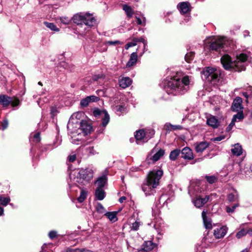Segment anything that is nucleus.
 I'll use <instances>...</instances> for the list:
<instances>
[{
  "label": "nucleus",
  "instance_id": "obj_18",
  "mask_svg": "<svg viewBox=\"0 0 252 252\" xmlns=\"http://www.w3.org/2000/svg\"><path fill=\"white\" fill-rule=\"evenodd\" d=\"M164 150L160 149L152 157L149 158V156H148L147 158V160L148 161L149 159H150L153 161V163H155V162L158 160L160 158L164 155Z\"/></svg>",
  "mask_w": 252,
  "mask_h": 252
},
{
  "label": "nucleus",
  "instance_id": "obj_36",
  "mask_svg": "<svg viewBox=\"0 0 252 252\" xmlns=\"http://www.w3.org/2000/svg\"><path fill=\"white\" fill-rule=\"evenodd\" d=\"M10 201V199L9 197H5L0 195V204L5 206L8 204Z\"/></svg>",
  "mask_w": 252,
  "mask_h": 252
},
{
  "label": "nucleus",
  "instance_id": "obj_30",
  "mask_svg": "<svg viewBox=\"0 0 252 252\" xmlns=\"http://www.w3.org/2000/svg\"><path fill=\"white\" fill-rule=\"evenodd\" d=\"M146 141H148L149 139L151 138L155 135V131L153 129L149 128L146 129L145 130Z\"/></svg>",
  "mask_w": 252,
  "mask_h": 252
},
{
  "label": "nucleus",
  "instance_id": "obj_50",
  "mask_svg": "<svg viewBox=\"0 0 252 252\" xmlns=\"http://www.w3.org/2000/svg\"><path fill=\"white\" fill-rule=\"evenodd\" d=\"M80 249H72V248H67L64 252H80Z\"/></svg>",
  "mask_w": 252,
  "mask_h": 252
},
{
  "label": "nucleus",
  "instance_id": "obj_3",
  "mask_svg": "<svg viewBox=\"0 0 252 252\" xmlns=\"http://www.w3.org/2000/svg\"><path fill=\"white\" fill-rule=\"evenodd\" d=\"M93 175L91 170L81 169L75 171L73 174H70V181L77 186L85 185L93 178Z\"/></svg>",
  "mask_w": 252,
  "mask_h": 252
},
{
  "label": "nucleus",
  "instance_id": "obj_21",
  "mask_svg": "<svg viewBox=\"0 0 252 252\" xmlns=\"http://www.w3.org/2000/svg\"><path fill=\"white\" fill-rule=\"evenodd\" d=\"M156 244L152 241H146L143 245V250L145 252H149L153 250Z\"/></svg>",
  "mask_w": 252,
  "mask_h": 252
},
{
  "label": "nucleus",
  "instance_id": "obj_39",
  "mask_svg": "<svg viewBox=\"0 0 252 252\" xmlns=\"http://www.w3.org/2000/svg\"><path fill=\"white\" fill-rule=\"evenodd\" d=\"M193 58L194 53L192 52H189L187 53L185 57L186 61L188 63H189L191 61H192Z\"/></svg>",
  "mask_w": 252,
  "mask_h": 252
},
{
  "label": "nucleus",
  "instance_id": "obj_2",
  "mask_svg": "<svg viewBox=\"0 0 252 252\" xmlns=\"http://www.w3.org/2000/svg\"><path fill=\"white\" fill-rule=\"evenodd\" d=\"M248 56L246 54L242 53L237 56L236 60L231 61L230 57L228 55H224L221 58V63L223 67L226 70L233 69L237 71L245 70L244 63L247 60Z\"/></svg>",
  "mask_w": 252,
  "mask_h": 252
},
{
  "label": "nucleus",
  "instance_id": "obj_28",
  "mask_svg": "<svg viewBox=\"0 0 252 252\" xmlns=\"http://www.w3.org/2000/svg\"><path fill=\"white\" fill-rule=\"evenodd\" d=\"M123 9L125 11L127 16H132L134 14V10L132 7L127 4L123 5Z\"/></svg>",
  "mask_w": 252,
  "mask_h": 252
},
{
  "label": "nucleus",
  "instance_id": "obj_52",
  "mask_svg": "<svg viewBox=\"0 0 252 252\" xmlns=\"http://www.w3.org/2000/svg\"><path fill=\"white\" fill-rule=\"evenodd\" d=\"M87 97L90 98V99H89L90 102L96 101L98 100V98L94 95H91Z\"/></svg>",
  "mask_w": 252,
  "mask_h": 252
},
{
  "label": "nucleus",
  "instance_id": "obj_31",
  "mask_svg": "<svg viewBox=\"0 0 252 252\" xmlns=\"http://www.w3.org/2000/svg\"><path fill=\"white\" fill-rule=\"evenodd\" d=\"M244 118V114L242 112H238L237 114L233 116L231 121V124H235L237 120L241 121Z\"/></svg>",
  "mask_w": 252,
  "mask_h": 252
},
{
  "label": "nucleus",
  "instance_id": "obj_9",
  "mask_svg": "<svg viewBox=\"0 0 252 252\" xmlns=\"http://www.w3.org/2000/svg\"><path fill=\"white\" fill-rule=\"evenodd\" d=\"M177 9L182 14H187L191 10V5L188 2H180L177 6Z\"/></svg>",
  "mask_w": 252,
  "mask_h": 252
},
{
  "label": "nucleus",
  "instance_id": "obj_58",
  "mask_svg": "<svg viewBox=\"0 0 252 252\" xmlns=\"http://www.w3.org/2000/svg\"><path fill=\"white\" fill-rule=\"evenodd\" d=\"M117 111L118 112H123L124 111L125 108L122 105H119L116 107Z\"/></svg>",
  "mask_w": 252,
  "mask_h": 252
},
{
  "label": "nucleus",
  "instance_id": "obj_35",
  "mask_svg": "<svg viewBox=\"0 0 252 252\" xmlns=\"http://www.w3.org/2000/svg\"><path fill=\"white\" fill-rule=\"evenodd\" d=\"M44 24L49 29L53 31L58 32L59 31V29L56 27V26L53 24L51 23H49L48 22H44Z\"/></svg>",
  "mask_w": 252,
  "mask_h": 252
},
{
  "label": "nucleus",
  "instance_id": "obj_42",
  "mask_svg": "<svg viewBox=\"0 0 252 252\" xmlns=\"http://www.w3.org/2000/svg\"><path fill=\"white\" fill-rule=\"evenodd\" d=\"M205 178L210 184H213L216 181L217 178L214 176H206Z\"/></svg>",
  "mask_w": 252,
  "mask_h": 252
},
{
  "label": "nucleus",
  "instance_id": "obj_46",
  "mask_svg": "<svg viewBox=\"0 0 252 252\" xmlns=\"http://www.w3.org/2000/svg\"><path fill=\"white\" fill-rule=\"evenodd\" d=\"M239 206V204H235L232 206V207H227L226 211L228 213H232L234 211L235 208Z\"/></svg>",
  "mask_w": 252,
  "mask_h": 252
},
{
  "label": "nucleus",
  "instance_id": "obj_43",
  "mask_svg": "<svg viewBox=\"0 0 252 252\" xmlns=\"http://www.w3.org/2000/svg\"><path fill=\"white\" fill-rule=\"evenodd\" d=\"M97 211L99 213L103 214L105 212V209L103 206L100 203H98L96 207Z\"/></svg>",
  "mask_w": 252,
  "mask_h": 252
},
{
  "label": "nucleus",
  "instance_id": "obj_41",
  "mask_svg": "<svg viewBox=\"0 0 252 252\" xmlns=\"http://www.w3.org/2000/svg\"><path fill=\"white\" fill-rule=\"evenodd\" d=\"M86 152L88 154L92 155H94L96 153V151L94 150V147L89 146L86 148Z\"/></svg>",
  "mask_w": 252,
  "mask_h": 252
},
{
  "label": "nucleus",
  "instance_id": "obj_1",
  "mask_svg": "<svg viewBox=\"0 0 252 252\" xmlns=\"http://www.w3.org/2000/svg\"><path fill=\"white\" fill-rule=\"evenodd\" d=\"M189 83V76H185L182 79L175 78L168 81L165 89L168 94L177 95L184 94L187 91Z\"/></svg>",
  "mask_w": 252,
  "mask_h": 252
},
{
  "label": "nucleus",
  "instance_id": "obj_60",
  "mask_svg": "<svg viewBox=\"0 0 252 252\" xmlns=\"http://www.w3.org/2000/svg\"><path fill=\"white\" fill-rule=\"evenodd\" d=\"M10 103H11V104L13 106H16L18 105L19 104V100L16 99L13 101H11Z\"/></svg>",
  "mask_w": 252,
  "mask_h": 252
},
{
  "label": "nucleus",
  "instance_id": "obj_49",
  "mask_svg": "<svg viewBox=\"0 0 252 252\" xmlns=\"http://www.w3.org/2000/svg\"><path fill=\"white\" fill-rule=\"evenodd\" d=\"M103 112L104 111H100L99 109H95L93 111V115L95 117H97L99 115H103Z\"/></svg>",
  "mask_w": 252,
  "mask_h": 252
},
{
  "label": "nucleus",
  "instance_id": "obj_59",
  "mask_svg": "<svg viewBox=\"0 0 252 252\" xmlns=\"http://www.w3.org/2000/svg\"><path fill=\"white\" fill-rule=\"evenodd\" d=\"M120 43H121V42L119 40H116L114 41H109L108 42V44L110 45H116V44H120Z\"/></svg>",
  "mask_w": 252,
  "mask_h": 252
},
{
  "label": "nucleus",
  "instance_id": "obj_12",
  "mask_svg": "<svg viewBox=\"0 0 252 252\" xmlns=\"http://www.w3.org/2000/svg\"><path fill=\"white\" fill-rule=\"evenodd\" d=\"M209 146V143L206 141L196 142L194 144L195 150L197 153H202Z\"/></svg>",
  "mask_w": 252,
  "mask_h": 252
},
{
  "label": "nucleus",
  "instance_id": "obj_53",
  "mask_svg": "<svg viewBox=\"0 0 252 252\" xmlns=\"http://www.w3.org/2000/svg\"><path fill=\"white\" fill-rule=\"evenodd\" d=\"M8 121L7 120H4L1 123V126H2V129H5V128H6L7 127V126H8Z\"/></svg>",
  "mask_w": 252,
  "mask_h": 252
},
{
  "label": "nucleus",
  "instance_id": "obj_54",
  "mask_svg": "<svg viewBox=\"0 0 252 252\" xmlns=\"http://www.w3.org/2000/svg\"><path fill=\"white\" fill-rule=\"evenodd\" d=\"M33 138L36 142H39L40 140L39 133H35L33 136Z\"/></svg>",
  "mask_w": 252,
  "mask_h": 252
},
{
  "label": "nucleus",
  "instance_id": "obj_57",
  "mask_svg": "<svg viewBox=\"0 0 252 252\" xmlns=\"http://www.w3.org/2000/svg\"><path fill=\"white\" fill-rule=\"evenodd\" d=\"M74 16H93V14H91L89 12H86V13H77L76 14H75Z\"/></svg>",
  "mask_w": 252,
  "mask_h": 252
},
{
  "label": "nucleus",
  "instance_id": "obj_14",
  "mask_svg": "<svg viewBox=\"0 0 252 252\" xmlns=\"http://www.w3.org/2000/svg\"><path fill=\"white\" fill-rule=\"evenodd\" d=\"M242 99L239 96L236 97L232 103L231 109L233 111H238L243 108Z\"/></svg>",
  "mask_w": 252,
  "mask_h": 252
},
{
  "label": "nucleus",
  "instance_id": "obj_24",
  "mask_svg": "<svg viewBox=\"0 0 252 252\" xmlns=\"http://www.w3.org/2000/svg\"><path fill=\"white\" fill-rule=\"evenodd\" d=\"M231 152L234 155L240 156L242 154L241 146L238 143L234 144L233 147L231 149Z\"/></svg>",
  "mask_w": 252,
  "mask_h": 252
},
{
  "label": "nucleus",
  "instance_id": "obj_34",
  "mask_svg": "<svg viewBox=\"0 0 252 252\" xmlns=\"http://www.w3.org/2000/svg\"><path fill=\"white\" fill-rule=\"evenodd\" d=\"M134 22L138 25L144 26L145 24V18L144 17H135Z\"/></svg>",
  "mask_w": 252,
  "mask_h": 252
},
{
  "label": "nucleus",
  "instance_id": "obj_27",
  "mask_svg": "<svg viewBox=\"0 0 252 252\" xmlns=\"http://www.w3.org/2000/svg\"><path fill=\"white\" fill-rule=\"evenodd\" d=\"M135 137L137 140H146L145 130L143 129H140L136 131V133L135 135Z\"/></svg>",
  "mask_w": 252,
  "mask_h": 252
},
{
  "label": "nucleus",
  "instance_id": "obj_29",
  "mask_svg": "<svg viewBox=\"0 0 252 252\" xmlns=\"http://www.w3.org/2000/svg\"><path fill=\"white\" fill-rule=\"evenodd\" d=\"M117 212H107L105 214V216H106L110 221L115 222L117 220Z\"/></svg>",
  "mask_w": 252,
  "mask_h": 252
},
{
  "label": "nucleus",
  "instance_id": "obj_23",
  "mask_svg": "<svg viewBox=\"0 0 252 252\" xmlns=\"http://www.w3.org/2000/svg\"><path fill=\"white\" fill-rule=\"evenodd\" d=\"M137 61V54L136 52L132 53L130 56V59L126 63V67H131L134 65Z\"/></svg>",
  "mask_w": 252,
  "mask_h": 252
},
{
  "label": "nucleus",
  "instance_id": "obj_13",
  "mask_svg": "<svg viewBox=\"0 0 252 252\" xmlns=\"http://www.w3.org/2000/svg\"><path fill=\"white\" fill-rule=\"evenodd\" d=\"M181 157L185 159L190 160L193 158L192 150L189 147L183 148L181 151Z\"/></svg>",
  "mask_w": 252,
  "mask_h": 252
},
{
  "label": "nucleus",
  "instance_id": "obj_64",
  "mask_svg": "<svg viewBox=\"0 0 252 252\" xmlns=\"http://www.w3.org/2000/svg\"><path fill=\"white\" fill-rule=\"evenodd\" d=\"M81 252H93L92 251L85 249H80Z\"/></svg>",
  "mask_w": 252,
  "mask_h": 252
},
{
  "label": "nucleus",
  "instance_id": "obj_48",
  "mask_svg": "<svg viewBox=\"0 0 252 252\" xmlns=\"http://www.w3.org/2000/svg\"><path fill=\"white\" fill-rule=\"evenodd\" d=\"M136 39H137V42H142L144 44V50H145L146 46L147 45V42L145 40V38L143 37H141L139 38H135Z\"/></svg>",
  "mask_w": 252,
  "mask_h": 252
},
{
  "label": "nucleus",
  "instance_id": "obj_16",
  "mask_svg": "<svg viewBox=\"0 0 252 252\" xmlns=\"http://www.w3.org/2000/svg\"><path fill=\"white\" fill-rule=\"evenodd\" d=\"M120 86L125 89L129 87L132 83V80L128 77H122L119 80Z\"/></svg>",
  "mask_w": 252,
  "mask_h": 252
},
{
  "label": "nucleus",
  "instance_id": "obj_38",
  "mask_svg": "<svg viewBox=\"0 0 252 252\" xmlns=\"http://www.w3.org/2000/svg\"><path fill=\"white\" fill-rule=\"evenodd\" d=\"M87 197V193L85 191L82 190L81 192L80 196L77 198L79 202L82 203L86 199Z\"/></svg>",
  "mask_w": 252,
  "mask_h": 252
},
{
  "label": "nucleus",
  "instance_id": "obj_6",
  "mask_svg": "<svg viewBox=\"0 0 252 252\" xmlns=\"http://www.w3.org/2000/svg\"><path fill=\"white\" fill-rule=\"evenodd\" d=\"M162 175L163 171L162 170L154 169L149 172L147 176L146 182L153 184L154 186L158 187Z\"/></svg>",
  "mask_w": 252,
  "mask_h": 252
},
{
  "label": "nucleus",
  "instance_id": "obj_5",
  "mask_svg": "<svg viewBox=\"0 0 252 252\" xmlns=\"http://www.w3.org/2000/svg\"><path fill=\"white\" fill-rule=\"evenodd\" d=\"M226 39L225 38L209 37L204 40V44L206 46H209L210 50L216 51H220L221 49L224 48L226 44Z\"/></svg>",
  "mask_w": 252,
  "mask_h": 252
},
{
  "label": "nucleus",
  "instance_id": "obj_22",
  "mask_svg": "<svg viewBox=\"0 0 252 252\" xmlns=\"http://www.w3.org/2000/svg\"><path fill=\"white\" fill-rule=\"evenodd\" d=\"M164 129L167 131H171L182 129L183 127L180 125H173L170 123H166L164 125Z\"/></svg>",
  "mask_w": 252,
  "mask_h": 252
},
{
  "label": "nucleus",
  "instance_id": "obj_51",
  "mask_svg": "<svg viewBox=\"0 0 252 252\" xmlns=\"http://www.w3.org/2000/svg\"><path fill=\"white\" fill-rule=\"evenodd\" d=\"M57 235V232L55 231H51L49 233V237L51 239H53V238H55Z\"/></svg>",
  "mask_w": 252,
  "mask_h": 252
},
{
  "label": "nucleus",
  "instance_id": "obj_19",
  "mask_svg": "<svg viewBox=\"0 0 252 252\" xmlns=\"http://www.w3.org/2000/svg\"><path fill=\"white\" fill-rule=\"evenodd\" d=\"M207 124L214 128H216L219 127L220 122L215 116H211L207 119Z\"/></svg>",
  "mask_w": 252,
  "mask_h": 252
},
{
  "label": "nucleus",
  "instance_id": "obj_11",
  "mask_svg": "<svg viewBox=\"0 0 252 252\" xmlns=\"http://www.w3.org/2000/svg\"><path fill=\"white\" fill-rule=\"evenodd\" d=\"M207 210H204L202 212V217L205 227L206 229H211L212 228V221L211 219L207 216Z\"/></svg>",
  "mask_w": 252,
  "mask_h": 252
},
{
  "label": "nucleus",
  "instance_id": "obj_56",
  "mask_svg": "<svg viewBox=\"0 0 252 252\" xmlns=\"http://www.w3.org/2000/svg\"><path fill=\"white\" fill-rule=\"evenodd\" d=\"M137 39H136L135 38L133 39V40L131 42H128L129 45H130L131 47L135 46L137 44Z\"/></svg>",
  "mask_w": 252,
  "mask_h": 252
},
{
  "label": "nucleus",
  "instance_id": "obj_33",
  "mask_svg": "<svg viewBox=\"0 0 252 252\" xmlns=\"http://www.w3.org/2000/svg\"><path fill=\"white\" fill-rule=\"evenodd\" d=\"M103 113L104 117L102 118V125L103 126H106L109 122L110 118L108 114L106 111H104Z\"/></svg>",
  "mask_w": 252,
  "mask_h": 252
},
{
  "label": "nucleus",
  "instance_id": "obj_10",
  "mask_svg": "<svg viewBox=\"0 0 252 252\" xmlns=\"http://www.w3.org/2000/svg\"><path fill=\"white\" fill-rule=\"evenodd\" d=\"M209 199V196L207 195L204 198H201L200 196H196L193 201L195 206L197 208H200L206 204Z\"/></svg>",
  "mask_w": 252,
  "mask_h": 252
},
{
  "label": "nucleus",
  "instance_id": "obj_8",
  "mask_svg": "<svg viewBox=\"0 0 252 252\" xmlns=\"http://www.w3.org/2000/svg\"><path fill=\"white\" fill-rule=\"evenodd\" d=\"M157 187L155 186H153V184L146 182L143 185L142 189L146 195H150L154 194L156 192L155 189Z\"/></svg>",
  "mask_w": 252,
  "mask_h": 252
},
{
  "label": "nucleus",
  "instance_id": "obj_55",
  "mask_svg": "<svg viewBox=\"0 0 252 252\" xmlns=\"http://www.w3.org/2000/svg\"><path fill=\"white\" fill-rule=\"evenodd\" d=\"M76 157L75 155H71L68 157L69 161L71 162L74 161L76 160Z\"/></svg>",
  "mask_w": 252,
  "mask_h": 252
},
{
  "label": "nucleus",
  "instance_id": "obj_25",
  "mask_svg": "<svg viewBox=\"0 0 252 252\" xmlns=\"http://www.w3.org/2000/svg\"><path fill=\"white\" fill-rule=\"evenodd\" d=\"M107 176L106 175H103L101 177H99L96 181L97 184V188L102 189L107 182Z\"/></svg>",
  "mask_w": 252,
  "mask_h": 252
},
{
  "label": "nucleus",
  "instance_id": "obj_47",
  "mask_svg": "<svg viewBox=\"0 0 252 252\" xmlns=\"http://www.w3.org/2000/svg\"><path fill=\"white\" fill-rule=\"evenodd\" d=\"M46 8L48 9L49 11H54L55 9H57L58 7V5L56 4L53 5H47L46 6Z\"/></svg>",
  "mask_w": 252,
  "mask_h": 252
},
{
  "label": "nucleus",
  "instance_id": "obj_32",
  "mask_svg": "<svg viewBox=\"0 0 252 252\" xmlns=\"http://www.w3.org/2000/svg\"><path fill=\"white\" fill-rule=\"evenodd\" d=\"M180 154V150L179 149H175L171 152L169 155V158L171 160H175Z\"/></svg>",
  "mask_w": 252,
  "mask_h": 252
},
{
  "label": "nucleus",
  "instance_id": "obj_63",
  "mask_svg": "<svg viewBox=\"0 0 252 252\" xmlns=\"http://www.w3.org/2000/svg\"><path fill=\"white\" fill-rule=\"evenodd\" d=\"M126 199V197L125 196H122L119 199V202L120 203H123L124 202V200H125Z\"/></svg>",
  "mask_w": 252,
  "mask_h": 252
},
{
  "label": "nucleus",
  "instance_id": "obj_20",
  "mask_svg": "<svg viewBox=\"0 0 252 252\" xmlns=\"http://www.w3.org/2000/svg\"><path fill=\"white\" fill-rule=\"evenodd\" d=\"M11 98L3 94H0V104L2 105L3 107L8 106L11 103Z\"/></svg>",
  "mask_w": 252,
  "mask_h": 252
},
{
  "label": "nucleus",
  "instance_id": "obj_44",
  "mask_svg": "<svg viewBox=\"0 0 252 252\" xmlns=\"http://www.w3.org/2000/svg\"><path fill=\"white\" fill-rule=\"evenodd\" d=\"M139 226L140 222L135 221L134 222L132 223L131 226V229L134 231H136L139 229Z\"/></svg>",
  "mask_w": 252,
  "mask_h": 252
},
{
  "label": "nucleus",
  "instance_id": "obj_37",
  "mask_svg": "<svg viewBox=\"0 0 252 252\" xmlns=\"http://www.w3.org/2000/svg\"><path fill=\"white\" fill-rule=\"evenodd\" d=\"M247 233L252 234V233L250 232V230H246L245 229H242L241 230H240V231H239L237 233L236 237L240 239L241 237H242L243 236L246 235Z\"/></svg>",
  "mask_w": 252,
  "mask_h": 252
},
{
  "label": "nucleus",
  "instance_id": "obj_45",
  "mask_svg": "<svg viewBox=\"0 0 252 252\" xmlns=\"http://www.w3.org/2000/svg\"><path fill=\"white\" fill-rule=\"evenodd\" d=\"M227 199L229 202H232L238 199V196L230 193L227 196Z\"/></svg>",
  "mask_w": 252,
  "mask_h": 252
},
{
  "label": "nucleus",
  "instance_id": "obj_4",
  "mask_svg": "<svg viewBox=\"0 0 252 252\" xmlns=\"http://www.w3.org/2000/svg\"><path fill=\"white\" fill-rule=\"evenodd\" d=\"M60 20L64 25L69 24L71 21L78 25L94 27L96 25V20L94 17H60Z\"/></svg>",
  "mask_w": 252,
  "mask_h": 252
},
{
  "label": "nucleus",
  "instance_id": "obj_61",
  "mask_svg": "<svg viewBox=\"0 0 252 252\" xmlns=\"http://www.w3.org/2000/svg\"><path fill=\"white\" fill-rule=\"evenodd\" d=\"M224 136H219L214 138V141H220L224 139Z\"/></svg>",
  "mask_w": 252,
  "mask_h": 252
},
{
  "label": "nucleus",
  "instance_id": "obj_40",
  "mask_svg": "<svg viewBox=\"0 0 252 252\" xmlns=\"http://www.w3.org/2000/svg\"><path fill=\"white\" fill-rule=\"evenodd\" d=\"M90 97H86V98L81 100L80 102V104L83 107H87L89 104L90 103L89 99Z\"/></svg>",
  "mask_w": 252,
  "mask_h": 252
},
{
  "label": "nucleus",
  "instance_id": "obj_26",
  "mask_svg": "<svg viewBox=\"0 0 252 252\" xmlns=\"http://www.w3.org/2000/svg\"><path fill=\"white\" fill-rule=\"evenodd\" d=\"M95 196L97 199L99 200L103 199L105 197V192L103 189L97 188L95 190Z\"/></svg>",
  "mask_w": 252,
  "mask_h": 252
},
{
  "label": "nucleus",
  "instance_id": "obj_7",
  "mask_svg": "<svg viewBox=\"0 0 252 252\" xmlns=\"http://www.w3.org/2000/svg\"><path fill=\"white\" fill-rule=\"evenodd\" d=\"M204 74L207 81L213 85H215L220 80V73L216 69L208 67L204 71Z\"/></svg>",
  "mask_w": 252,
  "mask_h": 252
},
{
  "label": "nucleus",
  "instance_id": "obj_62",
  "mask_svg": "<svg viewBox=\"0 0 252 252\" xmlns=\"http://www.w3.org/2000/svg\"><path fill=\"white\" fill-rule=\"evenodd\" d=\"M244 37H246V36H250V32L248 31H245L243 32Z\"/></svg>",
  "mask_w": 252,
  "mask_h": 252
},
{
  "label": "nucleus",
  "instance_id": "obj_15",
  "mask_svg": "<svg viewBox=\"0 0 252 252\" xmlns=\"http://www.w3.org/2000/svg\"><path fill=\"white\" fill-rule=\"evenodd\" d=\"M80 128L84 132L85 134L90 133L92 130V126L86 121H82L80 123Z\"/></svg>",
  "mask_w": 252,
  "mask_h": 252
},
{
  "label": "nucleus",
  "instance_id": "obj_17",
  "mask_svg": "<svg viewBox=\"0 0 252 252\" xmlns=\"http://www.w3.org/2000/svg\"><path fill=\"white\" fill-rule=\"evenodd\" d=\"M227 228L224 226L214 230V235L217 239L222 238L226 234Z\"/></svg>",
  "mask_w": 252,
  "mask_h": 252
}]
</instances>
